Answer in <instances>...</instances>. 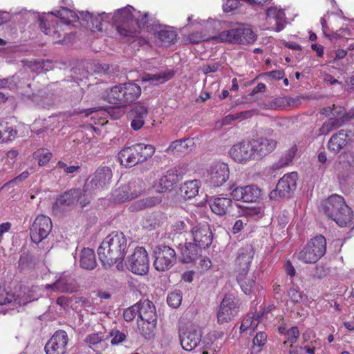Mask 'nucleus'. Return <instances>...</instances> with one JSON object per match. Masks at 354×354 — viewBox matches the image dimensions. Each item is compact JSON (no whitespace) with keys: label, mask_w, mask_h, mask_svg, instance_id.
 <instances>
[{"label":"nucleus","mask_w":354,"mask_h":354,"mask_svg":"<svg viewBox=\"0 0 354 354\" xmlns=\"http://www.w3.org/2000/svg\"><path fill=\"white\" fill-rule=\"evenodd\" d=\"M105 17L110 19L111 24L115 26L122 39L136 37L140 30L147 27L149 21L147 12L142 14L131 6L118 9L113 14L109 13Z\"/></svg>","instance_id":"obj_1"},{"label":"nucleus","mask_w":354,"mask_h":354,"mask_svg":"<svg viewBox=\"0 0 354 354\" xmlns=\"http://www.w3.org/2000/svg\"><path fill=\"white\" fill-rule=\"evenodd\" d=\"M127 248V239L122 232H114L109 234L97 250L99 258L104 267H111L122 260Z\"/></svg>","instance_id":"obj_2"},{"label":"nucleus","mask_w":354,"mask_h":354,"mask_svg":"<svg viewBox=\"0 0 354 354\" xmlns=\"http://www.w3.org/2000/svg\"><path fill=\"white\" fill-rule=\"evenodd\" d=\"M53 16L59 18L66 24H71L78 21L81 23L80 12L77 15L64 7L54 12H49L45 17H40L39 26L41 31L47 35L54 37L55 42L61 41L59 39L62 35L58 30L57 19L53 18Z\"/></svg>","instance_id":"obj_3"},{"label":"nucleus","mask_w":354,"mask_h":354,"mask_svg":"<svg viewBox=\"0 0 354 354\" xmlns=\"http://www.w3.org/2000/svg\"><path fill=\"white\" fill-rule=\"evenodd\" d=\"M322 209L326 216L340 227L351 225L353 218L351 209L339 195L333 194L322 203Z\"/></svg>","instance_id":"obj_4"},{"label":"nucleus","mask_w":354,"mask_h":354,"mask_svg":"<svg viewBox=\"0 0 354 354\" xmlns=\"http://www.w3.org/2000/svg\"><path fill=\"white\" fill-rule=\"evenodd\" d=\"M155 152L153 145L139 143L125 147L118 153L120 164L126 167H132L138 163L146 161Z\"/></svg>","instance_id":"obj_5"},{"label":"nucleus","mask_w":354,"mask_h":354,"mask_svg":"<svg viewBox=\"0 0 354 354\" xmlns=\"http://www.w3.org/2000/svg\"><path fill=\"white\" fill-rule=\"evenodd\" d=\"M141 94L139 85L128 82L116 85L108 92L106 98L109 102L119 106H125L136 100Z\"/></svg>","instance_id":"obj_6"},{"label":"nucleus","mask_w":354,"mask_h":354,"mask_svg":"<svg viewBox=\"0 0 354 354\" xmlns=\"http://www.w3.org/2000/svg\"><path fill=\"white\" fill-rule=\"evenodd\" d=\"M326 241L322 235L312 239L297 254L299 261L305 263H316L326 252Z\"/></svg>","instance_id":"obj_7"},{"label":"nucleus","mask_w":354,"mask_h":354,"mask_svg":"<svg viewBox=\"0 0 354 354\" xmlns=\"http://www.w3.org/2000/svg\"><path fill=\"white\" fill-rule=\"evenodd\" d=\"M146 189V184L142 179L137 178L115 189L113 192V200L116 202H125L141 196Z\"/></svg>","instance_id":"obj_8"},{"label":"nucleus","mask_w":354,"mask_h":354,"mask_svg":"<svg viewBox=\"0 0 354 354\" xmlns=\"http://www.w3.org/2000/svg\"><path fill=\"white\" fill-rule=\"evenodd\" d=\"M30 290L26 288H20L14 292H8L4 286H0V305L10 304L14 310L36 299L29 294Z\"/></svg>","instance_id":"obj_9"},{"label":"nucleus","mask_w":354,"mask_h":354,"mask_svg":"<svg viewBox=\"0 0 354 354\" xmlns=\"http://www.w3.org/2000/svg\"><path fill=\"white\" fill-rule=\"evenodd\" d=\"M214 39L221 42L250 44L255 41L256 37L250 28H238L224 30Z\"/></svg>","instance_id":"obj_10"},{"label":"nucleus","mask_w":354,"mask_h":354,"mask_svg":"<svg viewBox=\"0 0 354 354\" xmlns=\"http://www.w3.org/2000/svg\"><path fill=\"white\" fill-rule=\"evenodd\" d=\"M153 266L160 272L169 270L176 261L175 250L167 245L157 247L153 251Z\"/></svg>","instance_id":"obj_11"},{"label":"nucleus","mask_w":354,"mask_h":354,"mask_svg":"<svg viewBox=\"0 0 354 354\" xmlns=\"http://www.w3.org/2000/svg\"><path fill=\"white\" fill-rule=\"evenodd\" d=\"M321 113L326 115L329 119L319 129L320 135L328 134L334 129L339 127L344 122L343 117L345 112L341 106L336 107L333 105L332 107L323 108L321 110Z\"/></svg>","instance_id":"obj_12"},{"label":"nucleus","mask_w":354,"mask_h":354,"mask_svg":"<svg viewBox=\"0 0 354 354\" xmlns=\"http://www.w3.org/2000/svg\"><path fill=\"white\" fill-rule=\"evenodd\" d=\"M229 176L227 165L222 162H214L207 169V183L211 187H221L228 180Z\"/></svg>","instance_id":"obj_13"},{"label":"nucleus","mask_w":354,"mask_h":354,"mask_svg":"<svg viewBox=\"0 0 354 354\" xmlns=\"http://www.w3.org/2000/svg\"><path fill=\"white\" fill-rule=\"evenodd\" d=\"M127 267L136 274L142 275L147 273L149 262L146 250L142 247L136 248L133 254L128 258Z\"/></svg>","instance_id":"obj_14"},{"label":"nucleus","mask_w":354,"mask_h":354,"mask_svg":"<svg viewBox=\"0 0 354 354\" xmlns=\"http://www.w3.org/2000/svg\"><path fill=\"white\" fill-rule=\"evenodd\" d=\"M239 299L233 294L224 297L217 312V322L224 324L230 322L238 313Z\"/></svg>","instance_id":"obj_15"},{"label":"nucleus","mask_w":354,"mask_h":354,"mask_svg":"<svg viewBox=\"0 0 354 354\" xmlns=\"http://www.w3.org/2000/svg\"><path fill=\"white\" fill-rule=\"evenodd\" d=\"M76 289L75 279L67 272L60 274L53 283L44 286V290L46 291L47 294L53 292L71 293Z\"/></svg>","instance_id":"obj_16"},{"label":"nucleus","mask_w":354,"mask_h":354,"mask_svg":"<svg viewBox=\"0 0 354 354\" xmlns=\"http://www.w3.org/2000/svg\"><path fill=\"white\" fill-rule=\"evenodd\" d=\"M52 230V222L48 216L39 215L30 227V237L35 243L46 239Z\"/></svg>","instance_id":"obj_17"},{"label":"nucleus","mask_w":354,"mask_h":354,"mask_svg":"<svg viewBox=\"0 0 354 354\" xmlns=\"http://www.w3.org/2000/svg\"><path fill=\"white\" fill-rule=\"evenodd\" d=\"M183 174L184 171L180 168H171L153 184V187L158 193L170 190L173 185L179 181Z\"/></svg>","instance_id":"obj_18"},{"label":"nucleus","mask_w":354,"mask_h":354,"mask_svg":"<svg viewBox=\"0 0 354 354\" xmlns=\"http://www.w3.org/2000/svg\"><path fill=\"white\" fill-rule=\"evenodd\" d=\"M230 190V194L233 199L238 201L253 203L257 201L261 197V189L254 185L236 187L232 186Z\"/></svg>","instance_id":"obj_19"},{"label":"nucleus","mask_w":354,"mask_h":354,"mask_svg":"<svg viewBox=\"0 0 354 354\" xmlns=\"http://www.w3.org/2000/svg\"><path fill=\"white\" fill-rule=\"evenodd\" d=\"M194 244L201 248L209 247L212 241V233L206 222L197 223L191 228L189 233Z\"/></svg>","instance_id":"obj_20"},{"label":"nucleus","mask_w":354,"mask_h":354,"mask_svg":"<svg viewBox=\"0 0 354 354\" xmlns=\"http://www.w3.org/2000/svg\"><path fill=\"white\" fill-rule=\"evenodd\" d=\"M229 155L235 162L241 164L255 159L250 141L234 145L229 150Z\"/></svg>","instance_id":"obj_21"},{"label":"nucleus","mask_w":354,"mask_h":354,"mask_svg":"<svg viewBox=\"0 0 354 354\" xmlns=\"http://www.w3.org/2000/svg\"><path fill=\"white\" fill-rule=\"evenodd\" d=\"M179 336L183 348L187 351H191L200 344L202 331L197 327L190 326L185 330H180Z\"/></svg>","instance_id":"obj_22"},{"label":"nucleus","mask_w":354,"mask_h":354,"mask_svg":"<svg viewBox=\"0 0 354 354\" xmlns=\"http://www.w3.org/2000/svg\"><path fill=\"white\" fill-rule=\"evenodd\" d=\"M68 341V335L65 331H56L45 346L46 354H64Z\"/></svg>","instance_id":"obj_23"},{"label":"nucleus","mask_w":354,"mask_h":354,"mask_svg":"<svg viewBox=\"0 0 354 354\" xmlns=\"http://www.w3.org/2000/svg\"><path fill=\"white\" fill-rule=\"evenodd\" d=\"M108 15L109 13L104 12L94 15L88 11H82L80 12L81 24L93 31H100L102 30L103 24H111L110 19L105 17V15Z\"/></svg>","instance_id":"obj_24"},{"label":"nucleus","mask_w":354,"mask_h":354,"mask_svg":"<svg viewBox=\"0 0 354 354\" xmlns=\"http://www.w3.org/2000/svg\"><path fill=\"white\" fill-rule=\"evenodd\" d=\"M297 174L290 172L285 174L278 182L276 190L271 192V197H274L277 193L280 197H286L293 192L297 186Z\"/></svg>","instance_id":"obj_25"},{"label":"nucleus","mask_w":354,"mask_h":354,"mask_svg":"<svg viewBox=\"0 0 354 354\" xmlns=\"http://www.w3.org/2000/svg\"><path fill=\"white\" fill-rule=\"evenodd\" d=\"M255 159L270 153L277 147V141L272 138L260 137L250 140Z\"/></svg>","instance_id":"obj_26"},{"label":"nucleus","mask_w":354,"mask_h":354,"mask_svg":"<svg viewBox=\"0 0 354 354\" xmlns=\"http://www.w3.org/2000/svg\"><path fill=\"white\" fill-rule=\"evenodd\" d=\"M112 171L109 167L98 168L90 182L85 185L86 189L90 187L93 189H101L106 188L111 183Z\"/></svg>","instance_id":"obj_27"},{"label":"nucleus","mask_w":354,"mask_h":354,"mask_svg":"<svg viewBox=\"0 0 354 354\" xmlns=\"http://www.w3.org/2000/svg\"><path fill=\"white\" fill-rule=\"evenodd\" d=\"M253 256L252 246L249 244L245 245L238 251L236 259V267L238 274L247 275Z\"/></svg>","instance_id":"obj_28"},{"label":"nucleus","mask_w":354,"mask_h":354,"mask_svg":"<svg viewBox=\"0 0 354 354\" xmlns=\"http://www.w3.org/2000/svg\"><path fill=\"white\" fill-rule=\"evenodd\" d=\"M266 20L269 26L267 28L278 32L283 30L286 25V15L283 10L277 7H270L266 10Z\"/></svg>","instance_id":"obj_29"},{"label":"nucleus","mask_w":354,"mask_h":354,"mask_svg":"<svg viewBox=\"0 0 354 354\" xmlns=\"http://www.w3.org/2000/svg\"><path fill=\"white\" fill-rule=\"evenodd\" d=\"M83 191L81 189H74L66 192L57 199L54 207L64 209L76 204L82 198Z\"/></svg>","instance_id":"obj_30"},{"label":"nucleus","mask_w":354,"mask_h":354,"mask_svg":"<svg viewBox=\"0 0 354 354\" xmlns=\"http://www.w3.org/2000/svg\"><path fill=\"white\" fill-rule=\"evenodd\" d=\"M136 305H139L138 320L151 322L157 321L156 308L151 301L145 299L137 302Z\"/></svg>","instance_id":"obj_31"},{"label":"nucleus","mask_w":354,"mask_h":354,"mask_svg":"<svg viewBox=\"0 0 354 354\" xmlns=\"http://www.w3.org/2000/svg\"><path fill=\"white\" fill-rule=\"evenodd\" d=\"M84 342L95 351H102L108 348L106 330L88 334L86 335Z\"/></svg>","instance_id":"obj_32"},{"label":"nucleus","mask_w":354,"mask_h":354,"mask_svg":"<svg viewBox=\"0 0 354 354\" xmlns=\"http://www.w3.org/2000/svg\"><path fill=\"white\" fill-rule=\"evenodd\" d=\"M148 115L147 108L142 104H138L133 107L130 113V116L132 118L131 122V128L135 130L140 129L144 124L145 120Z\"/></svg>","instance_id":"obj_33"},{"label":"nucleus","mask_w":354,"mask_h":354,"mask_svg":"<svg viewBox=\"0 0 354 354\" xmlns=\"http://www.w3.org/2000/svg\"><path fill=\"white\" fill-rule=\"evenodd\" d=\"M199 247L192 243L179 244L182 261L189 263L197 259L199 252Z\"/></svg>","instance_id":"obj_34"},{"label":"nucleus","mask_w":354,"mask_h":354,"mask_svg":"<svg viewBox=\"0 0 354 354\" xmlns=\"http://www.w3.org/2000/svg\"><path fill=\"white\" fill-rule=\"evenodd\" d=\"M348 133L344 130H340L334 134L328 142V148L334 152L339 151L348 143Z\"/></svg>","instance_id":"obj_35"},{"label":"nucleus","mask_w":354,"mask_h":354,"mask_svg":"<svg viewBox=\"0 0 354 354\" xmlns=\"http://www.w3.org/2000/svg\"><path fill=\"white\" fill-rule=\"evenodd\" d=\"M173 75L174 73L171 70H167L156 74H145L141 80L143 82H149L150 84L158 85L168 81Z\"/></svg>","instance_id":"obj_36"},{"label":"nucleus","mask_w":354,"mask_h":354,"mask_svg":"<svg viewBox=\"0 0 354 354\" xmlns=\"http://www.w3.org/2000/svg\"><path fill=\"white\" fill-rule=\"evenodd\" d=\"M232 201L228 198H215L211 200L209 206L212 211L217 215H225L231 207Z\"/></svg>","instance_id":"obj_37"},{"label":"nucleus","mask_w":354,"mask_h":354,"mask_svg":"<svg viewBox=\"0 0 354 354\" xmlns=\"http://www.w3.org/2000/svg\"><path fill=\"white\" fill-rule=\"evenodd\" d=\"M96 259L94 251L89 248H84L80 256V266L85 270H93L96 267Z\"/></svg>","instance_id":"obj_38"},{"label":"nucleus","mask_w":354,"mask_h":354,"mask_svg":"<svg viewBox=\"0 0 354 354\" xmlns=\"http://www.w3.org/2000/svg\"><path fill=\"white\" fill-rule=\"evenodd\" d=\"M261 317L260 314L258 313L257 315L254 314H248L245 317L243 318L241 326L240 332L243 333L249 331L250 333L254 331L257 326L260 322Z\"/></svg>","instance_id":"obj_39"},{"label":"nucleus","mask_w":354,"mask_h":354,"mask_svg":"<svg viewBox=\"0 0 354 354\" xmlns=\"http://www.w3.org/2000/svg\"><path fill=\"white\" fill-rule=\"evenodd\" d=\"M200 186L201 183L199 180H189L183 184L180 190L185 198L188 199L192 198L198 194Z\"/></svg>","instance_id":"obj_40"},{"label":"nucleus","mask_w":354,"mask_h":354,"mask_svg":"<svg viewBox=\"0 0 354 354\" xmlns=\"http://www.w3.org/2000/svg\"><path fill=\"white\" fill-rule=\"evenodd\" d=\"M162 201V198L160 196H149L142 200H139L135 202L131 206V208L133 210L138 211L143 209L145 208H149L154 207Z\"/></svg>","instance_id":"obj_41"},{"label":"nucleus","mask_w":354,"mask_h":354,"mask_svg":"<svg viewBox=\"0 0 354 354\" xmlns=\"http://www.w3.org/2000/svg\"><path fill=\"white\" fill-rule=\"evenodd\" d=\"M17 131L6 122H0V143L12 141L17 137Z\"/></svg>","instance_id":"obj_42"},{"label":"nucleus","mask_w":354,"mask_h":354,"mask_svg":"<svg viewBox=\"0 0 354 354\" xmlns=\"http://www.w3.org/2000/svg\"><path fill=\"white\" fill-rule=\"evenodd\" d=\"M106 343L107 346L109 343L112 346H118L126 340V334L118 330V328H113L109 331L106 330Z\"/></svg>","instance_id":"obj_43"},{"label":"nucleus","mask_w":354,"mask_h":354,"mask_svg":"<svg viewBox=\"0 0 354 354\" xmlns=\"http://www.w3.org/2000/svg\"><path fill=\"white\" fill-rule=\"evenodd\" d=\"M177 37L175 30L171 28L160 30L157 32V39L162 46H168L173 43Z\"/></svg>","instance_id":"obj_44"},{"label":"nucleus","mask_w":354,"mask_h":354,"mask_svg":"<svg viewBox=\"0 0 354 354\" xmlns=\"http://www.w3.org/2000/svg\"><path fill=\"white\" fill-rule=\"evenodd\" d=\"M157 321H140L138 320V328L140 334L145 339H151L154 335Z\"/></svg>","instance_id":"obj_45"},{"label":"nucleus","mask_w":354,"mask_h":354,"mask_svg":"<svg viewBox=\"0 0 354 354\" xmlns=\"http://www.w3.org/2000/svg\"><path fill=\"white\" fill-rule=\"evenodd\" d=\"M237 281L245 294L249 295L252 292L255 282L252 278H247L246 275L238 274Z\"/></svg>","instance_id":"obj_46"},{"label":"nucleus","mask_w":354,"mask_h":354,"mask_svg":"<svg viewBox=\"0 0 354 354\" xmlns=\"http://www.w3.org/2000/svg\"><path fill=\"white\" fill-rule=\"evenodd\" d=\"M354 37V30L350 26V24L342 27L335 32H333L330 36V39L352 38Z\"/></svg>","instance_id":"obj_47"},{"label":"nucleus","mask_w":354,"mask_h":354,"mask_svg":"<svg viewBox=\"0 0 354 354\" xmlns=\"http://www.w3.org/2000/svg\"><path fill=\"white\" fill-rule=\"evenodd\" d=\"M192 224L189 221H177L171 225V230L175 234H182L187 233L188 230H191Z\"/></svg>","instance_id":"obj_48"},{"label":"nucleus","mask_w":354,"mask_h":354,"mask_svg":"<svg viewBox=\"0 0 354 354\" xmlns=\"http://www.w3.org/2000/svg\"><path fill=\"white\" fill-rule=\"evenodd\" d=\"M182 299L183 295L181 291L176 290L168 295L167 301L169 306L176 308L180 305Z\"/></svg>","instance_id":"obj_49"},{"label":"nucleus","mask_w":354,"mask_h":354,"mask_svg":"<svg viewBox=\"0 0 354 354\" xmlns=\"http://www.w3.org/2000/svg\"><path fill=\"white\" fill-rule=\"evenodd\" d=\"M241 216L249 218H255L259 217L261 214V208L259 207H245L241 209Z\"/></svg>","instance_id":"obj_50"},{"label":"nucleus","mask_w":354,"mask_h":354,"mask_svg":"<svg viewBox=\"0 0 354 354\" xmlns=\"http://www.w3.org/2000/svg\"><path fill=\"white\" fill-rule=\"evenodd\" d=\"M315 348L310 346H299L290 344L289 354H315Z\"/></svg>","instance_id":"obj_51"},{"label":"nucleus","mask_w":354,"mask_h":354,"mask_svg":"<svg viewBox=\"0 0 354 354\" xmlns=\"http://www.w3.org/2000/svg\"><path fill=\"white\" fill-rule=\"evenodd\" d=\"M93 131H96L95 128L91 127L87 129L85 135L82 136V142L86 148H90L97 142V139L93 135Z\"/></svg>","instance_id":"obj_52"},{"label":"nucleus","mask_w":354,"mask_h":354,"mask_svg":"<svg viewBox=\"0 0 354 354\" xmlns=\"http://www.w3.org/2000/svg\"><path fill=\"white\" fill-rule=\"evenodd\" d=\"M296 153V149L292 148L287 151L284 156L281 157L279 162L274 165L275 169L285 167L288 165L292 160Z\"/></svg>","instance_id":"obj_53"},{"label":"nucleus","mask_w":354,"mask_h":354,"mask_svg":"<svg viewBox=\"0 0 354 354\" xmlns=\"http://www.w3.org/2000/svg\"><path fill=\"white\" fill-rule=\"evenodd\" d=\"M299 335V330L297 326H293L287 330L285 333L286 341L283 342V344H286L287 342H290L291 344L296 343Z\"/></svg>","instance_id":"obj_54"},{"label":"nucleus","mask_w":354,"mask_h":354,"mask_svg":"<svg viewBox=\"0 0 354 354\" xmlns=\"http://www.w3.org/2000/svg\"><path fill=\"white\" fill-rule=\"evenodd\" d=\"M138 309L139 305H136V304L125 309L123 313V316L125 321L131 322L137 315L138 316Z\"/></svg>","instance_id":"obj_55"},{"label":"nucleus","mask_w":354,"mask_h":354,"mask_svg":"<svg viewBox=\"0 0 354 354\" xmlns=\"http://www.w3.org/2000/svg\"><path fill=\"white\" fill-rule=\"evenodd\" d=\"M239 4V0H225L223 5V10L226 12L232 11L236 9Z\"/></svg>","instance_id":"obj_56"},{"label":"nucleus","mask_w":354,"mask_h":354,"mask_svg":"<svg viewBox=\"0 0 354 354\" xmlns=\"http://www.w3.org/2000/svg\"><path fill=\"white\" fill-rule=\"evenodd\" d=\"M341 162L346 163L348 166L354 167V153L347 151L339 156Z\"/></svg>","instance_id":"obj_57"},{"label":"nucleus","mask_w":354,"mask_h":354,"mask_svg":"<svg viewBox=\"0 0 354 354\" xmlns=\"http://www.w3.org/2000/svg\"><path fill=\"white\" fill-rule=\"evenodd\" d=\"M56 167L57 169H63L68 174H73L80 169L79 166H67L62 161H59Z\"/></svg>","instance_id":"obj_58"},{"label":"nucleus","mask_w":354,"mask_h":354,"mask_svg":"<svg viewBox=\"0 0 354 354\" xmlns=\"http://www.w3.org/2000/svg\"><path fill=\"white\" fill-rule=\"evenodd\" d=\"M266 342L267 335L264 332H259L257 333L256 336L253 339L254 344L259 347L264 346Z\"/></svg>","instance_id":"obj_59"},{"label":"nucleus","mask_w":354,"mask_h":354,"mask_svg":"<svg viewBox=\"0 0 354 354\" xmlns=\"http://www.w3.org/2000/svg\"><path fill=\"white\" fill-rule=\"evenodd\" d=\"M288 296L294 303H299L303 299V295L295 288H292L289 290Z\"/></svg>","instance_id":"obj_60"},{"label":"nucleus","mask_w":354,"mask_h":354,"mask_svg":"<svg viewBox=\"0 0 354 354\" xmlns=\"http://www.w3.org/2000/svg\"><path fill=\"white\" fill-rule=\"evenodd\" d=\"M248 222V219L243 217H241V218L240 219L236 220L232 227L233 233L236 234L240 232L241 230L243 228V226L247 225Z\"/></svg>","instance_id":"obj_61"},{"label":"nucleus","mask_w":354,"mask_h":354,"mask_svg":"<svg viewBox=\"0 0 354 354\" xmlns=\"http://www.w3.org/2000/svg\"><path fill=\"white\" fill-rule=\"evenodd\" d=\"M39 153V165L42 166V165H45L46 164H47L51 157H52V154L51 153L48 152V151H42L41 152H38Z\"/></svg>","instance_id":"obj_62"},{"label":"nucleus","mask_w":354,"mask_h":354,"mask_svg":"<svg viewBox=\"0 0 354 354\" xmlns=\"http://www.w3.org/2000/svg\"><path fill=\"white\" fill-rule=\"evenodd\" d=\"M220 67V64L217 62H213L211 64H208L207 65H204L202 68V71L205 74H207L209 73H214L218 70Z\"/></svg>","instance_id":"obj_63"},{"label":"nucleus","mask_w":354,"mask_h":354,"mask_svg":"<svg viewBox=\"0 0 354 354\" xmlns=\"http://www.w3.org/2000/svg\"><path fill=\"white\" fill-rule=\"evenodd\" d=\"M286 272L288 275L293 277L295 275L296 271L290 261H287L284 265Z\"/></svg>","instance_id":"obj_64"}]
</instances>
